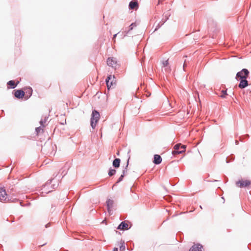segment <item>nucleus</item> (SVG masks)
Masks as SVG:
<instances>
[{
	"label": "nucleus",
	"instance_id": "1",
	"mask_svg": "<svg viewBox=\"0 0 251 251\" xmlns=\"http://www.w3.org/2000/svg\"><path fill=\"white\" fill-rule=\"evenodd\" d=\"M100 114L96 110H94L92 114V117L91 119V126L93 128L96 126L97 122L100 119Z\"/></svg>",
	"mask_w": 251,
	"mask_h": 251
},
{
	"label": "nucleus",
	"instance_id": "2",
	"mask_svg": "<svg viewBox=\"0 0 251 251\" xmlns=\"http://www.w3.org/2000/svg\"><path fill=\"white\" fill-rule=\"evenodd\" d=\"M185 146L181 145V144H177L174 146V151L172 152V153L174 155L181 153L185 151Z\"/></svg>",
	"mask_w": 251,
	"mask_h": 251
},
{
	"label": "nucleus",
	"instance_id": "3",
	"mask_svg": "<svg viewBox=\"0 0 251 251\" xmlns=\"http://www.w3.org/2000/svg\"><path fill=\"white\" fill-rule=\"evenodd\" d=\"M249 75V71L247 69H243L236 74V78L244 79L247 78Z\"/></svg>",
	"mask_w": 251,
	"mask_h": 251
},
{
	"label": "nucleus",
	"instance_id": "4",
	"mask_svg": "<svg viewBox=\"0 0 251 251\" xmlns=\"http://www.w3.org/2000/svg\"><path fill=\"white\" fill-rule=\"evenodd\" d=\"M106 83L108 89H109L111 86L116 85V81L114 75L108 76L106 79Z\"/></svg>",
	"mask_w": 251,
	"mask_h": 251
},
{
	"label": "nucleus",
	"instance_id": "5",
	"mask_svg": "<svg viewBox=\"0 0 251 251\" xmlns=\"http://www.w3.org/2000/svg\"><path fill=\"white\" fill-rule=\"evenodd\" d=\"M251 184V181L249 180H240L236 182V185L239 187H244L249 186Z\"/></svg>",
	"mask_w": 251,
	"mask_h": 251
},
{
	"label": "nucleus",
	"instance_id": "6",
	"mask_svg": "<svg viewBox=\"0 0 251 251\" xmlns=\"http://www.w3.org/2000/svg\"><path fill=\"white\" fill-rule=\"evenodd\" d=\"M131 227V225L128 224V222L125 221L122 222L118 227V229L120 230H127Z\"/></svg>",
	"mask_w": 251,
	"mask_h": 251
},
{
	"label": "nucleus",
	"instance_id": "7",
	"mask_svg": "<svg viewBox=\"0 0 251 251\" xmlns=\"http://www.w3.org/2000/svg\"><path fill=\"white\" fill-rule=\"evenodd\" d=\"M25 95V92L22 90H17L14 91V96L18 99L23 98Z\"/></svg>",
	"mask_w": 251,
	"mask_h": 251
},
{
	"label": "nucleus",
	"instance_id": "8",
	"mask_svg": "<svg viewBox=\"0 0 251 251\" xmlns=\"http://www.w3.org/2000/svg\"><path fill=\"white\" fill-rule=\"evenodd\" d=\"M189 251H203L202 246L199 244H195L190 249Z\"/></svg>",
	"mask_w": 251,
	"mask_h": 251
},
{
	"label": "nucleus",
	"instance_id": "9",
	"mask_svg": "<svg viewBox=\"0 0 251 251\" xmlns=\"http://www.w3.org/2000/svg\"><path fill=\"white\" fill-rule=\"evenodd\" d=\"M107 64L108 66L112 67H116L117 65V61L116 59L113 57L108 58L107 60Z\"/></svg>",
	"mask_w": 251,
	"mask_h": 251
},
{
	"label": "nucleus",
	"instance_id": "10",
	"mask_svg": "<svg viewBox=\"0 0 251 251\" xmlns=\"http://www.w3.org/2000/svg\"><path fill=\"white\" fill-rule=\"evenodd\" d=\"M7 199V194L6 193L5 190L2 188H0V201H5Z\"/></svg>",
	"mask_w": 251,
	"mask_h": 251
},
{
	"label": "nucleus",
	"instance_id": "11",
	"mask_svg": "<svg viewBox=\"0 0 251 251\" xmlns=\"http://www.w3.org/2000/svg\"><path fill=\"white\" fill-rule=\"evenodd\" d=\"M114 201L112 200L108 199L106 201V205L107 207V210L109 213H111V212L112 211V208L113 206Z\"/></svg>",
	"mask_w": 251,
	"mask_h": 251
},
{
	"label": "nucleus",
	"instance_id": "12",
	"mask_svg": "<svg viewBox=\"0 0 251 251\" xmlns=\"http://www.w3.org/2000/svg\"><path fill=\"white\" fill-rule=\"evenodd\" d=\"M246 79L247 78L240 79L241 81L238 86L240 88H244L248 85V82Z\"/></svg>",
	"mask_w": 251,
	"mask_h": 251
},
{
	"label": "nucleus",
	"instance_id": "13",
	"mask_svg": "<svg viewBox=\"0 0 251 251\" xmlns=\"http://www.w3.org/2000/svg\"><path fill=\"white\" fill-rule=\"evenodd\" d=\"M162 161V158L159 155L155 154L154 156L153 163L155 164H159Z\"/></svg>",
	"mask_w": 251,
	"mask_h": 251
},
{
	"label": "nucleus",
	"instance_id": "14",
	"mask_svg": "<svg viewBox=\"0 0 251 251\" xmlns=\"http://www.w3.org/2000/svg\"><path fill=\"white\" fill-rule=\"evenodd\" d=\"M138 4L137 1L136 0L131 1L129 3V8L131 9H133L136 8L138 7Z\"/></svg>",
	"mask_w": 251,
	"mask_h": 251
},
{
	"label": "nucleus",
	"instance_id": "15",
	"mask_svg": "<svg viewBox=\"0 0 251 251\" xmlns=\"http://www.w3.org/2000/svg\"><path fill=\"white\" fill-rule=\"evenodd\" d=\"M19 81H17V83L15 84V81L13 80H10L7 82V85L10 86L11 88H15L17 84H18Z\"/></svg>",
	"mask_w": 251,
	"mask_h": 251
},
{
	"label": "nucleus",
	"instance_id": "16",
	"mask_svg": "<svg viewBox=\"0 0 251 251\" xmlns=\"http://www.w3.org/2000/svg\"><path fill=\"white\" fill-rule=\"evenodd\" d=\"M120 159L119 158H116L113 162V165L115 168H118L120 166Z\"/></svg>",
	"mask_w": 251,
	"mask_h": 251
},
{
	"label": "nucleus",
	"instance_id": "17",
	"mask_svg": "<svg viewBox=\"0 0 251 251\" xmlns=\"http://www.w3.org/2000/svg\"><path fill=\"white\" fill-rule=\"evenodd\" d=\"M26 93L28 95V97H30L32 93V90L31 87H28L25 89Z\"/></svg>",
	"mask_w": 251,
	"mask_h": 251
},
{
	"label": "nucleus",
	"instance_id": "18",
	"mask_svg": "<svg viewBox=\"0 0 251 251\" xmlns=\"http://www.w3.org/2000/svg\"><path fill=\"white\" fill-rule=\"evenodd\" d=\"M139 109H140L139 106L135 107L134 108V110L133 109H131V111H132V112H133V114H136L139 113Z\"/></svg>",
	"mask_w": 251,
	"mask_h": 251
},
{
	"label": "nucleus",
	"instance_id": "19",
	"mask_svg": "<svg viewBox=\"0 0 251 251\" xmlns=\"http://www.w3.org/2000/svg\"><path fill=\"white\" fill-rule=\"evenodd\" d=\"M126 249V247L125 246L124 242L121 243V245L120 246V251H124Z\"/></svg>",
	"mask_w": 251,
	"mask_h": 251
},
{
	"label": "nucleus",
	"instance_id": "20",
	"mask_svg": "<svg viewBox=\"0 0 251 251\" xmlns=\"http://www.w3.org/2000/svg\"><path fill=\"white\" fill-rule=\"evenodd\" d=\"M116 172L115 169H110L109 171L108 175L109 176H112L116 173Z\"/></svg>",
	"mask_w": 251,
	"mask_h": 251
},
{
	"label": "nucleus",
	"instance_id": "21",
	"mask_svg": "<svg viewBox=\"0 0 251 251\" xmlns=\"http://www.w3.org/2000/svg\"><path fill=\"white\" fill-rule=\"evenodd\" d=\"M126 172V171H125V170L123 171V174L119 177L118 182H120V181H122V180L123 179V178L125 176V174Z\"/></svg>",
	"mask_w": 251,
	"mask_h": 251
},
{
	"label": "nucleus",
	"instance_id": "22",
	"mask_svg": "<svg viewBox=\"0 0 251 251\" xmlns=\"http://www.w3.org/2000/svg\"><path fill=\"white\" fill-rule=\"evenodd\" d=\"M222 95H221V97L222 98H225L226 96L227 95L226 91L222 90Z\"/></svg>",
	"mask_w": 251,
	"mask_h": 251
},
{
	"label": "nucleus",
	"instance_id": "23",
	"mask_svg": "<svg viewBox=\"0 0 251 251\" xmlns=\"http://www.w3.org/2000/svg\"><path fill=\"white\" fill-rule=\"evenodd\" d=\"M163 65L164 67H166L169 65V61L168 60H167L163 62Z\"/></svg>",
	"mask_w": 251,
	"mask_h": 251
},
{
	"label": "nucleus",
	"instance_id": "24",
	"mask_svg": "<svg viewBox=\"0 0 251 251\" xmlns=\"http://www.w3.org/2000/svg\"><path fill=\"white\" fill-rule=\"evenodd\" d=\"M36 130L37 132V133L40 132L41 131H43L42 128L41 127H37L36 128Z\"/></svg>",
	"mask_w": 251,
	"mask_h": 251
},
{
	"label": "nucleus",
	"instance_id": "25",
	"mask_svg": "<svg viewBox=\"0 0 251 251\" xmlns=\"http://www.w3.org/2000/svg\"><path fill=\"white\" fill-rule=\"evenodd\" d=\"M133 26H134V24H132L130 25V30L132 29Z\"/></svg>",
	"mask_w": 251,
	"mask_h": 251
},
{
	"label": "nucleus",
	"instance_id": "26",
	"mask_svg": "<svg viewBox=\"0 0 251 251\" xmlns=\"http://www.w3.org/2000/svg\"><path fill=\"white\" fill-rule=\"evenodd\" d=\"M113 251H118V248H115L113 249Z\"/></svg>",
	"mask_w": 251,
	"mask_h": 251
},
{
	"label": "nucleus",
	"instance_id": "27",
	"mask_svg": "<svg viewBox=\"0 0 251 251\" xmlns=\"http://www.w3.org/2000/svg\"><path fill=\"white\" fill-rule=\"evenodd\" d=\"M185 67H186V64H185V63H184V65H183V68H184Z\"/></svg>",
	"mask_w": 251,
	"mask_h": 251
},
{
	"label": "nucleus",
	"instance_id": "28",
	"mask_svg": "<svg viewBox=\"0 0 251 251\" xmlns=\"http://www.w3.org/2000/svg\"><path fill=\"white\" fill-rule=\"evenodd\" d=\"M116 36H117V34H115V35H114V38H115V37H116Z\"/></svg>",
	"mask_w": 251,
	"mask_h": 251
},
{
	"label": "nucleus",
	"instance_id": "29",
	"mask_svg": "<svg viewBox=\"0 0 251 251\" xmlns=\"http://www.w3.org/2000/svg\"><path fill=\"white\" fill-rule=\"evenodd\" d=\"M117 154H118V155H119V151L117 152Z\"/></svg>",
	"mask_w": 251,
	"mask_h": 251
}]
</instances>
